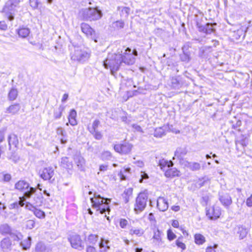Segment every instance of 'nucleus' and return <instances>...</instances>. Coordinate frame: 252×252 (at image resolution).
Returning a JSON list of instances; mask_svg holds the SVG:
<instances>
[{
	"label": "nucleus",
	"mask_w": 252,
	"mask_h": 252,
	"mask_svg": "<svg viewBox=\"0 0 252 252\" xmlns=\"http://www.w3.org/2000/svg\"><path fill=\"white\" fill-rule=\"evenodd\" d=\"M118 10L122 17L126 18L129 14L130 8L127 7H119Z\"/></svg>",
	"instance_id": "c756f323"
},
{
	"label": "nucleus",
	"mask_w": 252,
	"mask_h": 252,
	"mask_svg": "<svg viewBox=\"0 0 252 252\" xmlns=\"http://www.w3.org/2000/svg\"><path fill=\"white\" fill-rule=\"evenodd\" d=\"M10 236L14 241H19L22 238V235L20 233H19L18 234H11Z\"/></svg>",
	"instance_id": "052dcab7"
},
{
	"label": "nucleus",
	"mask_w": 252,
	"mask_h": 252,
	"mask_svg": "<svg viewBox=\"0 0 252 252\" xmlns=\"http://www.w3.org/2000/svg\"><path fill=\"white\" fill-rule=\"evenodd\" d=\"M176 245L178 248H181L182 250H185L186 249L185 244L182 242L180 238H179L176 241Z\"/></svg>",
	"instance_id": "8fccbe9b"
},
{
	"label": "nucleus",
	"mask_w": 252,
	"mask_h": 252,
	"mask_svg": "<svg viewBox=\"0 0 252 252\" xmlns=\"http://www.w3.org/2000/svg\"><path fill=\"white\" fill-rule=\"evenodd\" d=\"M148 195L147 193H140L136 199V203L134 206V211L138 214L143 211L147 205Z\"/></svg>",
	"instance_id": "423d86ee"
},
{
	"label": "nucleus",
	"mask_w": 252,
	"mask_h": 252,
	"mask_svg": "<svg viewBox=\"0 0 252 252\" xmlns=\"http://www.w3.org/2000/svg\"><path fill=\"white\" fill-rule=\"evenodd\" d=\"M246 204L248 207H252V194L246 199Z\"/></svg>",
	"instance_id": "680f3d73"
},
{
	"label": "nucleus",
	"mask_w": 252,
	"mask_h": 252,
	"mask_svg": "<svg viewBox=\"0 0 252 252\" xmlns=\"http://www.w3.org/2000/svg\"><path fill=\"white\" fill-rule=\"evenodd\" d=\"M34 201L35 202L33 203V204L35 205V207H38L41 205L42 199L41 198L36 197L34 198Z\"/></svg>",
	"instance_id": "13d9d810"
},
{
	"label": "nucleus",
	"mask_w": 252,
	"mask_h": 252,
	"mask_svg": "<svg viewBox=\"0 0 252 252\" xmlns=\"http://www.w3.org/2000/svg\"><path fill=\"white\" fill-rule=\"evenodd\" d=\"M124 25L125 23L123 21L118 20L113 22L112 24V27L115 30H119L120 29H123L124 27Z\"/></svg>",
	"instance_id": "f704fd0d"
},
{
	"label": "nucleus",
	"mask_w": 252,
	"mask_h": 252,
	"mask_svg": "<svg viewBox=\"0 0 252 252\" xmlns=\"http://www.w3.org/2000/svg\"><path fill=\"white\" fill-rule=\"evenodd\" d=\"M29 188V184L24 180H20L15 185V188L21 191H24Z\"/></svg>",
	"instance_id": "6ab92c4d"
},
{
	"label": "nucleus",
	"mask_w": 252,
	"mask_h": 252,
	"mask_svg": "<svg viewBox=\"0 0 252 252\" xmlns=\"http://www.w3.org/2000/svg\"><path fill=\"white\" fill-rule=\"evenodd\" d=\"M132 189L130 188H127L125 190L122 196L125 203L128 202L129 198L132 195Z\"/></svg>",
	"instance_id": "bb28decb"
},
{
	"label": "nucleus",
	"mask_w": 252,
	"mask_h": 252,
	"mask_svg": "<svg viewBox=\"0 0 252 252\" xmlns=\"http://www.w3.org/2000/svg\"><path fill=\"white\" fill-rule=\"evenodd\" d=\"M18 95V92L16 89H12L9 93L8 97L10 100H15Z\"/></svg>",
	"instance_id": "37998d69"
},
{
	"label": "nucleus",
	"mask_w": 252,
	"mask_h": 252,
	"mask_svg": "<svg viewBox=\"0 0 252 252\" xmlns=\"http://www.w3.org/2000/svg\"><path fill=\"white\" fill-rule=\"evenodd\" d=\"M86 252H96V250L94 247L89 246L87 247Z\"/></svg>",
	"instance_id": "774afa93"
},
{
	"label": "nucleus",
	"mask_w": 252,
	"mask_h": 252,
	"mask_svg": "<svg viewBox=\"0 0 252 252\" xmlns=\"http://www.w3.org/2000/svg\"><path fill=\"white\" fill-rule=\"evenodd\" d=\"M10 231V227L7 224H2L0 226V232L2 234L9 233Z\"/></svg>",
	"instance_id": "a19ab883"
},
{
	"label": "nucleus",
	"mask_w": 252,
	"mask_h": 252,
	"mask_svg": "<svg viewBox=\"0 0 252 252\" xmlns=\"http://www.w3.org/2000/svg\"><path fill=\"white\" fill-rule=\"evenodd\" d=\"M167 237L169 241H172L176 238V235L173 232L171 229H169L167 232Z\"/></svg>",
	"instance_id": "de8ad7c7"
},
{
	"label": "nucleus",
	"mask_w": 252,
	"mask_h": 252,
	"mask_svg": "<svg viewBox=\"0 0 252 252\" xmlns=\"http://www.w3.org/2000/svg\"><path fill=\"white\" fill-rule=\"evenodd\" d=\"M32 238L28 237L27 240H25L21 242V246L22 247L23 249L26 250L30 248L31 245Z\"/></svg>",
	"instance_id": "4c0bfd02"
},
{
	"label": "nucleus",
	"mask_w": 252,
	"mask_h": 252,
	"mask_svg": "<svg viewBox=\"0 0 252 252\" xmlns=\"http://www.w3.org/2000/svg\"><path fill=\"white\" fill-rule=\"evenodd\" d=\"M218 247V244H214L213 246H210L207 247L206 252H216V249Z\"/></svg>",
	"instance_id": "864d4df0"
},
{
	"label": "nucleus",
	"mask_w": 252,
	"mask_h": 252,
	"mask_svg": "<svg viewBox=\"0 0 252 252\" xmlns=\"http://www.w3.org/2000/svg\"><path fill=\"white\" fill-rule=\"evenodd\" d=\"M171 87L174 89H177L179 88V82L175 77H172L171 79Z\"/></svg>",
	"instance_id": "49530a36"
},
{
	"label": "nucleus",
	"mask_w": 252,
	"mask_h": 252,
	"mask_svg": "<svg viewBox=\"0 0 252 252\" xmlns=\"http://www.w3.org/2000/svg\"><path fill=\"white\" fill-rule=\"evenodd\" d=\"M74 160L78 168L84 170L85 165L84 158L80 155H77L74 156Z\"/></svg>",
	"instance_id": "a211bd4d"
},
{
	"label": "nucleus",
	"mask_w": 252,
	"mask_h": 252,
	"mask_svg": "<svg viewBox=\"0 0 252 252\" xmlns=\"http://www.w3.org/2000/svg\"><path fill=\"white\" fill-rule=\"evenodd\" d=\"M140 178L139 179V183H142L144 179H147L149 178V176L147 173L145 172L141 171L140 173Z\"/></svg>",
	"instance_id": "6e6d98bb"
},
{
	"label": "nucleus",
	"mask_w": 252,
	"mask_h": 252,
	"mask_svg": "<svg viewBox=\"0 0 252 252\" xmlns=\"http://www.w3.org/2000/svg\"><path fill=\"white\" fill-rule=\"evenodd\" d=\"M7 158L14 163L16 164L20 160V158L19 156L15 152H12L7 157Z\"/></svg>",
	"instance_id": "7c9ffc66"
},
{
	"label": "nucleus",
	"mask_w": 252,
	"mask_h": 252,
	"mask_svg": "<svg viewBox=\"0 0 252 252\" xmlns=\"http://www.w3.org/2000/svg\"><path fill=\"white\" fill-rule=\"evenodd\" d=\"M11 241L9 238L3 239L0 242V248L3 252H9L11 250Z\"/></svg>",
	"instance_id": "dca6fc26"
},
{
	"label": "nucleus",
	"mask_w": 252,
	"mask_h": 252,
	"mask_svg": "<svg viewBox=\"0 0 252 252\" xmlns=\"http://www.w3.org/2000/svg\"><path fill=\"white\" fill-rule=\"evenodd\" d=\"M71 247L75 249L82 250L84 248V246L80 235L77 234L72 235L68 238Z\"/></svg>",
	"instance_id": "1a4fd4ad"
},
{
	"label": "nucleus",
	"mask_w": 252,
	"mask_h": 252,
	"mask_svg": "<svg viewBox=\"0 0 252 252\" xmlns=\"http://www.w3.org/2000/svg\"><path fill=\"white\" fill-rule=\"evenodd\" d=\"M40 177L44 180H50L54 175V169L52 167H47L40 171Z\"/></svg>",
	"instance_id": "f8f14e48"
},
{
	"label": "nucleus",
	"mask_w": 252,
	"mask_h": 252,
	"mask_svg": "<svg viewBox=\"0 0 252 252\" xmlns=\"http://www.w3.org/2000/svg\"><path fill=\"white\" fill-rule=\"evenodd\" d=\"M122 52V50L118 49L116 53L108 54L107 58L103 61V66L105 68L109 69L112 75H114L123 65Z\"/></svg>",
	"instance_id": "f257e3e1"
},
{
	"label": "nucleus",
	"mask_w": 252,
	"mask_h": 252,
	"mask_svg": "<svg viewBox=\"0 0 252 252\" xmlns=\"http://www.w3.org/2000/svg\"><path fill=\"white\" fill-rule=\"evenodd\" d=\"M129 233L131 235L135 234L138 236H142L144 233V230L142 228H132L129 230Z\"/></svg>",
	"instance_id": "58836bf2"
},
{
	"label": "nucleus",
	"mask_w": 252,
	"mask_h": 252,
	"mask_svg": "<svg viewBox=\"0 0 252 252\" xmlns=\"http://www.w3.org/2000/svg\"><path fill=\"white\" fill-rule=\"evenodd\" d=\"M35 222L34 220H30L26 221V226L27 228L32 229L34 227Z\"/></svg>",
	"instance_id": "603ef678"
},
{
	"label": "nucleus",
	"mask_w": 252,
	"mask_h": 252,
	"mask_svg": "<svg viewBox=\"0 0 252 252\" xmlns=\"http://www.w3.org/2000/svg\"><path fill=\"white\" fill-rule=\"evenodd\" d=\"M18 34L19 36L22 38H26L30 33V30L27 28H22L18 30Z\"/></svg>",
	"instance_id": "72a5a7b5"
},
{
	"label": "nucleus",
	"mask_w": 252,
	"mask_h": 252,
	"mask_svg": "<svg viewBox=\"0 0 252 252\" xmlns=\"http://www.w3.org/2000/svg\"><path fill=\"white\" fill-rule=\"evenodd\" d=\"M25 207L27 209H28V210L32 211V212L34 211V210H35V209L36 208V207L35 206V205H34L33 204H32L30 202H27L26 204Z\"/></svg>",
	"instance_id": "bf43d9fd"
},
{
	"label": "nucleus",
	"mask_w": 252,
	"mask_h": 252,
	"mask_svg": "<svg viewBox=\"0 0 252 252\" xmlns=\"http://www.w3.org/2000/svg\"><path fill=\"white\" fill-rule=\"evenodd\" d=\"M9 4H12L16 7L19 3L20 0H8L7 1Z\"/></svg>",
	"instance_id": "338daca9"
},
{
	"label": "nucleus",
	"mask_w": 252,
	"mask_h": 252,
	"mask_svg": "<svg viewBox=\"0 0 252 252\" xmlns=\"http://www.w3.org/2000/svg\"><path fill=\"white\" fill-rule=\"evenodd\" d=\"M81 29L82 32L88 37H90L92 39H94L95 42H97L95 39V31L89 24L85 23H82L81 24Z\"/></svg>",
	"instance_id": "9b49d317"
},
{
	"label": "nucleus",
	"mask_w": 252,
	"mask_h": 252,
	"mask_svg": "<svg viewBox=\"0 0 252 252\" xmlns=\"http://www.w3.org/2000/svg\"><path fill=\"white\" fill-rule=\"evenodd\" d=\"M29 189V190L26 191L24 193L23 197L25 199L26 198H30L31 196V195L33 193H34L36 191V189L34 188L30 187Z\"/></svg>",
	"instance_id": "c03bdc74"
},
{
	"label": "nucleus",
	"mask_w": 252,
	"mask_h": 252,
	"mask_svg": "<svg viewBox=\"0 0 252 252\" xmlns=\"http://www.w3.org/2000/svg\"><path fill=\"white\" fill-rule=\"evenodd\" d=\"M164 175L167 178L178 177L180 175V171L176 168H172L165 170Z\"/></svg>",
	"instance_id": "aec40b11"
},
{
	"label": "nucleus",
	"mask_w": 252,
	"mask_h": 252,
	"mask_svg": "<svg viewBox=\"0 0 252 252\" xmlns=\"http://www.w3.org/2000/svg\"><path fill=\"white\" fill-rule=\"evenodd\" d=\"M76 111L74 109L71 110L68 119L69 123L71 126H74L77 124V121L76 120Z\"/></svg>",
	"instance_id": "b1692460"
},
{
	"label": "nucleus",
	"mask_w": 252,
	"mask_h": 252,
	"mask_svg": "<svg viewBox=\"0 0 252 252\" xmlns=\"http://www.w3.org/2000/svg\"><path fill=\"white\" fill-rule=\"evenodd\" d=\"M173 162L171 160H167L164 159H160L158 161V166L161 170L164 171L165 168L167 167H170L173 166Z\"/></svg>",
	"instance_id": "4be33fe9"
},
{
	"label": "nucleus",
	"mask_w": 252,
	"mask_h": 252,
	"mask_svg": "<svg viewBox=\"0 0 252 252\" xmlns=\"http://www.w3.org/2000/svg\"><path fill=\"white\" fill-rule=\"evenodd\" d=\"M157 207L160 211H165L168 208L167 200L163 197H159L157 200Z\"/></svg>",
	"instance_id": "2eb2a0df"
},
{
	"label": "nucleus",
	"mask_w": 252,
	"mask_h": 252,
	"mask_svg": "<svg viewBox=\"0 0 252 252\" xmlns=\"http://www.w3.org/2000/svg\"><path fill=\"white\" fill-rule=\"evenodd\" d=\"M70 56L72 61L84 63L89 59L90 54L80 47L73 46L71 49Z\"/></svg>",
	"instance_id": "20e7f679"
},
{
	"label": "nucleus",
	"mask_w": 252,
	"mask_h": 252,
	"mask_svg": "<svg viewBox=\"0 0 252 252\" xmlns=\"http://www.w3.org/2000/svg\"><path fill=\"white\" fill-rule=\"evenodd\" d=\"M194 243L197 245H202L206 242L205 237L200 233H196L194 235Z\"/></svg>",
	"instance_id": "393cba45"
},
{
	"label": "nucleus",
	"mask_w": 252,
	"mask_h": 252,
	"mask_svg": "<svg viewBox=\"0 0 252 252\" xmlns=\"http://www.w3.org/2000/svg\"><path fill=\"white\" fill-rule=\"evenodd\" d=\"M195 17L196 24L199 31L204 32L206 34H211L215 32V30L214 28V26L217 25L216 23H214L213 24L207 23L205 26H204L201 24L200 20L198 18L199 16L198 15H196Z\"/></svg>",
	"instance_id": "6e6552de"
},
{
	"label": "nucleus",
	"mask_w": 252,
	"mask_h": 252,
	"mask_svg": "<svg viewBox=\"0 0 252 252\" xmlns=\"http://www.w3.org/2000/svg\"><path fill=\"white\" fill-rule=\"evenodd\" d=\"M100 121L98 120H95L94 121L92 126L90 127L88 126V129L90 132H94L97 130L99 125H100Z\"/></svg>",
	"instance_id": "e433bc0d"
},
{
	"label": "nucleus",
	"mask_w": 252,
	"mask_h": 252,
	"mask_svg": "<svg viewBox=\"0 0 252 252\" xmlns=\"http://www.w3.org/2000/svg\"><path fill=\"white\" fill-rule=\"evenodd\" d=\"M79 15L85 21H96L99 20L102 16V12L97 7H89L82 9Z\"/></svg>",
	"instance_id": "7ed1b4c3"
},
{
	"label": "nucleus",
	"mask_w": 252,
	"mask_h": 252,
	"mask_svg": "<svg viewBox=\"0 0 252 252\" xmlns=\"http://www.w3.org/2000/svg\"><path fill=\"white\" fill-rule=\"evenodd\" d=\"M8 2H6L3 8V12L7 15V18L9 21H12L14 19L13 14L15 11V6L12 4H9Z\"/></svg>",
	"instance_id": "ddd939ff"
},
{
	"label": "nucleus",
	"mask_w": 252,
	"mask_h": 252,
	"mask_svg": "<svg viewBox=\"0 0 252 252\" xmlns=\"http://www.w3.org/2000/svg\"><path fill=\"white\" fill-rule=\"evenodd\" d=\"M61 165L66 169H70L72 167V162L70 161L67 157H63L61 158Z\"/></svg>",
	"instance_id": "c85d7f7f"
},
{
	"label": "nucleus",
	"mask_w": 252,
	"mask_h": 252,
	"mask_svg": "<svg viewBox=\"0 0 252 252\" xmlns=\"http://www.w3.org/2000/svg\"><path fill=\"white\" fill-rule=\"evenodd\" d=\"M120 50H123V63L127 65H132L135 62V57L138 55V52L136 49H134L132 51L129 47L125 48L123 47Z\"/></svg>",
	"instance_id": "39448f33"
},
{
	"label": "nucleus",
	"mask_w": 252,
	"mask_h": 252,
	"mask_svg": "<svg viewBox=\"0 0 252 252\" xmlns=\"http://www.w3.org/2000/svg\"><path fill=\"white\" fill-rule=\"evenodd\" d=\"M161 232L158 228L154 229V235L153 236V243L156 245H159L161 241Z\"/></svg>",
	"instance_id": "412c9836"
},
{
	"label": "nucleus",
	"mask_w": 252,
	"mask_h": 252,
	"mask_svg": "<svg viewBox=\"0 0 252 252\" xmlns=\"http://www.w3.org/2000/svg\"><path fill=\"white\" fill-rule=\"evenodd\" d=\"M180 59L182 61L189 62L190 61V57L187 53H183L180 55Z\"/></svg>",
	"instance_id": "3c124183"
},
{
	"label": "nucleus",
	"mask_w": 252,
	"mask_h": 252,
	"mask_svg": "<svg viewBox=\"0 0 252 252\" xmlns=\"http://www.w3.org/2000/svg\"><path fill=\"white\" fill-rule=\"evenodd\" d=\"M21 108V106L19 104L16 103L9 106L6 111V113H10L14 115L17 114Z\"/></svg>",
	"instance_id": "5701e85b"
},
{
	"label": "nucleus",
	"mask_w": 252,
	"mask_h": 252,
	"mask_svg": "<svg viewBox=\"0 0 252 252\" xmlns=\"http://www.w3.org/2000/svg\"><path fill=\"white\" fill-rule=\"evenodd\" d=\"M112 157L111 153L108 151L103 152L101 155V158L103 160H110Z\"/></svg>",
	"instance_id": "79ce46f5"
},
{
	"label": "nucleus",
	"mask_w": 252,
	"mask_h": 252,
	"mask_svg": "<svg viewBox=\"0 0 252 252\" xmlns=\"http://www.w3.org/2000/svg\"><path fill=\"white\" fill-rule=\"evenodd\" d=\"M219 199L226 208H228L232 203L231 197L228 193L221 191L219 193Z\"/></svg>",
	"instance_id": "9d476101"
},
{
	"label": "nucleus",
	"mask_w": 252,
	"mask_h": 252,
	"mask_svg": "<svg viewBox=\"0 0 252 252\" xmlns=\"http://www.w3.org/2000/svg\"><path fill=\"white\" fill-rule=\"evenodd\" d=\"M221 212L219 207L211 208L206 210V215L211 220L217 219L220 217Z\"/></svg>",
	"instance_id": "4468645a"
},
{
	"label": "nucleus",
	"mask_w": 252,
	"mask_h": 252,
	"mask_svg": "<svg viewBox=\"0 0 252 252\" xmlns=\"http://www.w3.org/2000/svg\"><path fill=\"white\" fill-rule=\"evenodd\" d=\"M127 224V221L125 219H121L120 221V226L124 228L126 227V226Z\"/></svg>",
	"instance_id": "e2e57ef3"
},
{
	"label": "nucleus",
	"mask_w": 252,
	"mask_h": 252,
	"mask_svg": "<svg viewBox=\"0 0 252 252\" xmlns=\"http://www.w3.org/2000/svg\"><path fill=\"white\" fill-rule=\"evenodd\" d=\"M92 133L94 138L96 140H100L102 137V135L101 134V132L97 131V130H95L94 132H90Z\"/></svg>",
	"instance_id": "5fc2aeb1"
},
{
	"label": "nucleus",
	"mask_w": 252,
	"mask_h": 252,
	"mask_svg": "<svg viewBox=\"0 0 252 252\" xmlns=\"http://www.w3.org/2000/svg\"><path fill=\"white\" fill-rule=\"evenodd\" d=\"M98 236L95 234H91L87 238V242L91 244L94 245L97 241Z\"/></svg>",
	"instance_id": "c9c22d12"
},
{
	"label": "nucleus",
	"mask_w": 252,
	"mask_h": 252,
	"mask_svg": "<svg viewBox=\"0 0 252 252\" xmlns=\"http://www.w3.org/2000/svg\"><path fill=\"white\" fill-rule=\"evenodd\" d=\"M57 133L58 135H61L63 136H65V132L64 130L62 127H58L57 129Z\"/></svg>",
	"instance_id": "69168bd1"
},
{
	"label": "nucleus",
	"mask_w": 252,
	"mask_h": 252,
	"mask_svg": "<svg viewBox=\"0 0 252 252\" xmlns=\"http://www.w3.org/2000/svg\"><path fill=\"white\" fill-rule=\"evenodd\" d=\"M109 241L108 240H105L103 238H101L100 240V242L99 243V247L100 249H102L105 247V245L106 246L107 249H109V247L107 246Z\"/></svg>",
	"instance_id": "09e8293b"
},
{
	"label": "nucleus",
	"mask_w": 252,
	"mask_h": 252,
	"mask_svg": "<svg viewBox=\"0 0 252 252\" xmlns=\"http://www.w3.org/2000/svg\"><path fill=\"white\" fill-rule=\"evenodd\" d=\"M165 134V127H159L155 129L154 135L156 137H161Z\"/></svg>",
	"instance_id": "2f4dec72"
},
{
	"label": "nucleus",
	"mask_w": 252,
	"mask_h": 252,
	"mask_svg": "<svg viewBox=\"0 0 252 252\" xmlns=\"http://www.w3.org/2000/svg\"><path fill=\"white\" fill-rule=\"evenodd\" d=\"M30 3L32 8L36 9L38 7L39 1L38 0H30Z\"/></svg>",
	"instance_id": "4d7b16f0"
},
{
	"label": "nucleus",
	"mask_w": 252,
	"mask_h": 252,
	"mask_svg": "<svg viewBox=\"0 0 252 252\" xmlns=\"http://www.w3.org/2000/svg\"><path fill=\"white\" fill-rule=\"evenodd\" d=\"M8 141L9 145V149H11L12 145L17 148L19 144V140L18 136L14 133L10 134L8 137Z\"/></svg>",
	"instance_id": "f3484780"
},
{
	"label": "nucleus",
	"mask_w": 252,
	"mask_h": 252,
	"mask_svg": "<svg viewBox=\"0 0 252 252\" xmlns=\"http://www.w3.org/2000/svg\"><path fill=\"white\" fill-rule=\"evenodd\" d=\"M133 145L126 141H124L121 143L116 144L114 146V150L122 155H126L130 153Z\"/></svg>",
	"instance_id": "0eeeda50"
},
{
	"label": "nucleus",
	"mask_w": 252,
	"mask_h": 252,
	"mask_svg": "<svg viewBox=\"0 0 252 252\" xmlns=\"http://www.w3.org/2000/svg\"><path fill=\"white\" fill-rule=\"evenodd\" d=\"M91 201L93 208H95L96 211H99L100 214H105V217L108 220H109V217H107L106 213H109L110 211L109 204L111 202V199L102 197L99 194L95 193L94 197L91 198Z\"/></svg>",
	"instance_id": "f03ea898"
},
{
	"label": "nucleus",
	"mask_w": 252,
	"mask_h": 252,
	"mask_svg": "<svg viewBox=\"0 0 252 252\" xmlns=\"http://www.w3.org/2000/svg\"><path fill=\"white\" fill-rule=\"evenodd\" d=\"M187 166L189 169L193 171L199 170L201 168L200 163L196 162H188Z\"/></svg>",
	"instance_id": "473e14b6"
},
{
	"label": "nucleus",
	"mask_w": 252,
	"mask_h": 252,
	"mask_svg": "<svg viewBox=\"0 0 252 252\" xmlns=\"http://www.w3.org/2000/svg\"><path fill=\"white\" fill-rule=\"evenodd\" d=\"M46 247L44 244L41 242L38 243L35 247L36 252H45Z\"/></svg>",
	"instance_id": "a18cd8bd"
},
{
	"label": "nucleus",
	"mask_w": 252,
	"mask_h": 252,
	"mask_svg": "<svg viewBox=\"0 0 252 252\" xmlns=\"http://www.w3.org/2000/svg\"><path fill=\"white\" fill-rule=\"evenodd\" d=\"M34 215L39 219H44L45 217V213L44 212L41 210L38 209L36 208L33 212Z\"/></svg>",
	"instance_id": "ea45409f"
},
{
	"label": "nucleus",
	"mask_w": 252,
	"mask_h": 252,
	"mask_svg": "<svg viewBox=\"0 0 252 252\" xmlns=\"http://www.w3.org/2000/svg\"><path fill=\"white\" fill-rule=\"evenodd\" d=\"M237 233L239 235V239L242 240L247 236L248 231L247 228L242 226H241L238 227V230Z\"/></svg>",
	"instance_id": "cd10ccee"
},
{
	"label": "nucleus",
	"mask_w": 252,
	"mask_h": 252,
	"mask_svg": "<svg viewBox=\"0 0 252 252\" xmlns=\"http://www.w3.org/2000/svg\"><path fill=\"white\" fill-rule=\"evenodd\" d=\"M132 127L135 131L140 132H143L141 127L137 124L132 125Z\"/></svg>",
	"instance_id": "0e129e2a"
},
{
	"label": "nucleus",
	"mask_w": 252,
	"mask_h": 252,
	"mask_svg": "<svg viewBox=\"0 0 252 252\" xmlns=\"http://www.w3.org/2000/svg\"><path fill=\"white\" fill-rule=\"evenodd\" d=\"M65 107L61 105L58 108L55 109L53 113V117L55 120L59 119L62 116V113L64 111Z\"/></svg>",
	"instance_id": "a878e982"
}]
</instances>
